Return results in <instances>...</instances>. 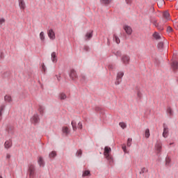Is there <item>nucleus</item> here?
Returning a JSON list of instances; mask_svg holds the SVG:
<instances>
[{
    "label": "nucleus",
    "mask_w": 178,
    "mask_h": 178,
    "mask_svg": "<svg viewBox=\"0 0 178 178\" xmlns=\"http://www.w3.org/2000/svg\"><path fill=\"white\" fill-rule=\"evenodd\" d=\"M56 156V152L52 151L51 153L49 154V158H55Z\"/></svg>",
    "instance_id": "nucleus-28"
},
{
    "label": "nucleus",
    "mask_w": 178,
    "mask_h": 178,
    "mask_svg": "<svg viewBox=\"0 0 178 178\" xmlns=\"http://www.w3.org/2000/svg\"><path fill=\"white\" fill-rule=\"evenodd\" d=\"M122 149L125 154H126V152H127V149H126V145H123L122 147Z\"/></svg>",
    "instance_id": "nucleus-42"
},
{
    "label": "nucleus",
    "mask_w": 178,
    "mask_h": 178,
    "mask_svg": "<svg viewBox=\"0 0 178 178\" xmlns=\"http://www.w3.org/2000/svg\"><path fill=\"white\" fill-rule=\"evenodd\" d=\"M3 23H5V19L1 18V19H0V26H1V24H2Z\"/></svg>",
    "instance_id": "nucleus-44"
},
{
    "label": "nucleus",
    "mask_w": 178,
    "mask_h": 178,
    "mask_svg": "<svg viewBox=\"0 0 178 178\" xmlns=\"http://www.w3.org/2000/svg\"><path fill=\"white\" fill-rule=\"evenodd\" d=\"M155 148L158 152L162 151V143L161 141H157L155 145Z\"/></svg>",
    "instance_id": "nucleus-11"
},
{
    "label": "nucleus",
    "mask_w": 178,
    "mask_h": 178,
    "mask_svg": "<svg viewBox=\"0 0 178 178\" xmlns=\"http://www.w3.org/2000/svg\"><path fill=\"white\" fill-rule=\"evenodd\" d=\"M169 163H170V158L167 157L165 159V165H169Z\"/></svg>",
    "instance_id": "nucleus-40"
},
{
    "label": "nucleus",
    "mask_w": 178,
    "mask_h": 178,
    "mask_svg": "<svg viewBox=\"0 0 178 178\" xmlns=\"http://www.w3.org/2000/svg\"><path fill=\"white\" fill-rule=\"evenodd\" d=\"M124 30L128 35H131V33H133V29L129 26L125 25L124 26Z\"/></svg>",
    "instance_id": "nucleus-8"
},
{
    "label": "nucleus",
    "mask_w": 178,
    "mask_h": 178,
    "mask_svg": "<svg viewBox=\"0 0 178 178\" xmlns=\"http://www.w3.org/2000/svg\"><path fill=\"white\" fill-rule=\"evenodd\" d=\"M157 47L159 49H162V48H163V42H159V44H157Z\"/></svg>",
    "instance_id": "nucleus-34"
},
{
    "label": "nucleus",
    "mask_w": 178,
    "mask_h": 178,
    "mask_svg": "<svg viewBox=\"0 0 178 178\" xmlns=\"http://www.w3.org/2000/svg\"><path fill=\"white\" fill-rule=\"evenodd\" d=\"M31 122L33 123V124H37V123L40 122V116L38 114H35L31 118Z\"/></svg>",
    "instance_id": "nucleus-4"
},
{
    "label": "nucleus",
    "mask_w": 178,
    "mask_h": 178,
    "mask_svg": "<svg viewBox=\"0 0 178 178\" xmlns=\"http://www.w3.org/2000/svg\"><path fill=\"white\" fill-rule=\"evenodd\" d=\"M59 98H60V99H66V98H67L66 94H65L63 92L60 93Z\"/></svg>",
    "instance_id": "nucleus-30"
},
{
    "label": "nucleus",
    "mask_w": 178,
    "mask_h": 178,
    "mask_svg": "<svg viewBox=\"0 0 178 178\" xmlns=\"http://www.w3.org/2000/svg\"><path fill=\"white\" fill-rule=\"evenodd\" d=\"M82 154H83V151H81V149H79L76 152V156H81Z\"/></svg>",
    "instance_id": "nucleus-37"
},
{
    "label": "nucleus",
    "mask_w": 178,
    "mask_h": 178,
    "mask_svg": "<svg viewBox=\"0 0 178 178\" xmlns=\"http://www.w3.org/2000/svg\"><path fill=\"white\" fill-rule=\"evenodd\" d=\"M113 40L115 41L116 44H120V39L118 35H116V34L113 35Z\"/></svg>",
    "instance_id": "nucleus-23"
},
{
    "label": "nucleus",
    "mask_w": 178,
    "mask_h": 178,
    "mask_svg": "<svg viewBox=\"0 0 178 178\" xmlns=\"http://www.w3.org/2000/svg\"><path fill=\"white\" fill-rule=\"evenodd\" d=\"M137 97L139 99H141L143 98V93H141V91L138 90Z\"/></svg>",
    "instance_id": "nucleus-33"
},
{
    "label": "nucleus",
    "mask_w": 178,
    "mask_h": 178,
    "mask_svg": "<svg viewBox=\"0 0 178 178\" xmlns=\"http://www.w3.org/2000/svg\"><path fill=\"white\" fill-rule=\"evenodd\" d=\"M71 124L72 126V129H73L74 131H76L77 130V124H76V122L72 121Z\"/></svg>",
    "instance_id": "nucleus-24"
},
{
    "label": "nucleus",
    "mask_w": 178,
    "mask_h": 178,
    "mask_svg": "<svg viewBox=\"0 0 178 178\" xmlns=\"http://www.w3.org/2000/svg\"><path fill=\"white\" fill-rule=\"evenodd\" d=\"M128 5H131L132 0H125Z\"/></svg>",
    "instance_id": "nucleus-43"
},
{
    "label": "nucleus",
    "mask_w": 178,
    "mask_h": 178,
    "mask_svg": "<svg viewBox=\"0 0 178 178\" xmlns=\"http://www.w3.org/2000/svg\"><path fill=\"white\" fill-rule=\"evenodd\" d=\"M145 136L146 138H149V136H150L149 129H147L145 130Z\"/></svg>",
    "instance_id": "nucleus-32"
},
{
    "label": "nucleus",
    "mask_w": 178,
    "mask_h": 178,
    "mask_svg": "<svg viewBox=\"0 0 178 178\" xmlns=\"http://www.w3.org/2000/svg\"><path fill=\"white\" fill-rule=\"evenodd\" d=\"M51 60L54 63H56L58 60V58L56 57V52L51 53Z\"/></svg>",
    "instance_id": "nucleus-18"
},
{
    "label": "nucleus",
    "mask_w": 178,
    "mask_h": 178,
    "mask_svg": "<svg viewBox=\"0 0 178 178\" xmlns=\"http://www.w3.org/2000/svg\"><path fill=\"white\" fill-rule=\"evenodd\" d=\"M13 142L12 140L9 139L8 140H6L4 143V147L6 149H9V148H12Z\"/></svg>",
    "instance_id": "nucleus-9"
},
{
    "label": "nucleus",
    "mask_w": 178,
    "mask_h": 178,
    "mask_svg": "<svg viewBox=\"0 0 178 178\" xmlns=\"http://www.w3.org/2000/svg\"><path fill=\"white\" fill-rule=\"evenodd\" d=\"M38 111L40 113V115H44V111H45V108H44V106L39 105Z\"/></svg>",
    "instance_id": "nucleus-21"
},
{
    "label": "nucleus",
    "mask_w": 178,
    "mask_h": 178,
    "mask_svg": "<svg viewBox=\"0 0 178 178\" xmlns=\"http://www.w3.org/2000/svg\"><path fill=\"white\" fill-rule=\"evenodd\" d=\"M58 81H60V76H57Z\"/></svg>",
    "instance_id": "nucleus-50"
},
{
    "label": "nucleus",
    "mask_w": 178,
    "mask_h": 178,
    "mask_svg": "<svg viewBox=\"0 0 178 178\" xmlns=\"http://www.w3.org/2000/svg\"><path fill=\"white\" fill-rule=\"evenodd\" d=\"M3 111H5V105L2 104L0 106V121L2 120V114L3 113Z\"/></svg>",
    "instance_id": "nucleus-19"
},
{
    "label": "nucleus",
    "mask_w": 178,
    "mask_h": 178,
    "mask_svg": "<svg viewBox=\"0 0 178 178\" xmlns=\"http://www.w3.org/2000/svg\"><path fill=\"white\" fill-rule=\"evenodd\" d=\"M167 113H168L170 116H173V111L172 110V108L168 107L167 108Z\"/></svg>",
    "instance_id": "nucleus-27"
},
{
    "label": "nucleus",
    "mask_w": 178,
    "mask_h": 178,
    "mask_svg": "<svg viewBox=\"0 0 178 178\" xmlns=\"http://www.w3.org/2000/svg\"><path fill=\"white\" fill-rule=\"evenodd\" d=\"M115 55H116L117 56H120L122 55V52H120V51H117L116 54H115Z\"/></svg>",
    "instance_id": "nucleus-45"
},
{
    "label": "nucleus",
    "mask_w": 178,
    "mask_h": 178,
    "mask_svg": "<svg viewBox=\"0 0 178 178\" xmlns=\"http://www.w3.org/2000/svg\"><path fill=\"white\" fill-rule=\"evenodd\" d=\"M70 77L72 80L77 79V74L76 73V71H74V70H71L70 74Z\"/></svg>",
    "instance_id": "nucleus-12"
},
{
    "label": "nucleus",
    "mask_w": 178,
    "mask_h": 178,
    "mask_svg": "<svg viewBox=\"0 0 178 178\" xmlns=\"http://www.w3.org/2000/svg\"><path fill=\"white\" fill-rule=\"evenodd\" d=\"M40 38L41 41H44L45 40V35H44V32H40Z\"/></svg>",
    "instance_id": "nucleus-31"
},
{
    "label": "nucleus",
    "mask_w": 178,
    "mask_h": 178,
    "mask_svg": "<svg viewBox=\"0 0 178 178\" xmlns=\"http://www.w3.org/2000/svg\"><path fill=\"white\" fill-rule=\"evenodd\" d=\"M48 37L50 38V40H55V32L54 31V29H50L47 31Z\"/></svg>",
    "instance_id": "nucleus-7"
},
{
    "label": "nucleus",
    "mask_w": 178,
    "mask_h": 178,
    "mask_svg": "<svg viewBox=\"0 0 178 178\" xmlns=\"http://www.w3.org/2000/svg\"><path fill=\"white\" fill-rule=\"evenodd\" d=\"M162 2H164L163 0H162Z\"/></svg>",
    "instance_id": "nucleus-54"
},
{
    "label": "nucleus",
    "mask_w": 178,
    "mask_h": 178,
    "mask_svg": "<svg viewBox=\"0 0 178 178\" xmlns=\"http://www.w3.org/2000/svg\"><path fill=\"white\" fill-rule=\"evenodd\" d=\"M101 3L104 5H109L110 3L112 2V0H100Z\"/></svg>",
    "instance_id": "nucleus-25"
},
{
    "label": "nucleus",
    "mask_w": 178,
    "mask_h": 178,
    "mask_svg": "<svg viewBox=\"0 0 178 178\" xmlns=\"http://www.w3.org/2000/svg\"><path fill=\"white\" fill-rule=\"evenodd\" d=\"M38 162V164L40 165V166L44 167V159H42V157H39Z\"/></svg>",
    "instance_id": "nucleus-22"
},
{
    "label": "nucleus",
    "mask_w": 178,
    "mask_h": 178,
    "mask_svg": "<svg viewBox=\"0 0 178 178\" xmlns=\"http://www.w3.org/2000/svg\"><path fill=\"white\" fill-rule=\"evenodd\" d=\"M78 129H79L80 130L83 129V124L81 122L78 123Z\"/></svg>",
    "instance_id": "nucleus-41"
},
{
    "label": "nucleus",
    "mask_w": 178,
    "mask_h": 178,
    "mask_svg": "<svg viewBox=\"0 0 178 178\" xmlns=\"http://www.w3.org/2000/svg\"><path fill=\"white\" fill-rule=\"evenodd\" d=\"M172 67L173 70H178V62L176 60L172 61Z\"/></svg>",
    "instance_id": "nucleus-15"
},
{
    "label": "nucleus",
    "mask_w": 178,
    "mask_h": 178,
    "mask_svg": "<svg viewBox=\"0 0 178 178\" xmlns=\"http://www.w3.org/2000/svg\"><path fill=\"white\" fill-rule=\"evenodd\" d=\"M107 44H108V45H109L111 44V42H109V39H108Z\"/></svg>",
    "instance_id": "nucleus-51"
},
{
    "label": "nucleus",
    "mask_w": 178,
    "mask_h": 178,
    "mask_svg": "<svg viewBox=\"0 0 178 178\" xmlns=\"http://www.w3.org/2000/svg\"><path fill=\"white\" fill-rule=\"evenodd\" d=\"M0 178H2V176L0 175Z\"/></svg>",
    "instance_id": "nucleus-52"
},
{
    "label": "nucleus",
    "mask_w": 178,
    "mask_h": 178,
    "mask_svg": "<svg viewBox=\"0 0 178 178\" xmlns=\"http://www.w3.org/2000/svg\"><path fill=\"white\" fill-rule=\"evenodd\" d=\"M4 99L6 102H10L12 101V97H10V95H6L4 97Z\"/></svg>",
    "instance_id": "nucleus-26"
},
{
    "label": "nucleus",
    "mask_w": 178,
    "mask_h": 178,
    "mask_svg": "<svg viewBox=\"0 0 178 178\" xmlns=\"http://www.w3.org/2000/svg\"><path fill=\"white\" fill-rule=\"evenodd\" d=\"M42 72H44V73H45L47 70V67H45V65L44 63L42 64Z\"/></svg>",
    "instance_id": "nucleus-38"
},
{
    "label": "nucleus",
    "mask_w": 178,
    "mask_h": 178,
    "mask_svg": "<svg viewBox=\"0 0 178 178\" xmlns=\"http://www.w3.org/2000/svg\"><path fill=\"white\" fill-rule=\"evenodd\" d=\"M154 26H155V27H156V29H158V30H159L160 31H162L163 30V26H160L158 22H156V21H154L153 22Z\"/></svg>",
    "instance_id": "nucleus-14"
},
{
    "label": "nucleus",
    "mask_w": 178,
    "mask_h": 178,
    "mask_svg": "<svg viewBox=\"0 0 178 178\" xmlns=\"http://www.w3.org/2000/svg\"><path fill=\"white\" fill-rule=\"evenodd\" d=\"M29 177L33 178L34 177V175L35 173V167L34 165L31 164L29 166Z\"/></svg>",
    "instance_id": "nucleus-3"
},
{
    "label": "nucleus",
    "mask_w": 178,
    "mask_h": 178,
    "mask_svg": "<svg viewBox=\"0 0 178 178\" xmlns=\"http://www.w3.org/2000/svg\"><path fill=\"white\" fill-rule=\"evenodd\" d=\"M114 68H115V66H113V65H108V69H111V70H113V69Z\"/></svg>",
    "instance_id": "nucleus-46"
},
{
    "label": "nucleus",
    "mask_w": 178,
    "mask_h": 178,
    "mask_svg": "<svg viewBox=\"0 0 178 178\" xmlns=\"http://www.w3.org/2000/svg\"><path fill=\"white\" fill-rule=\"evenodd\" d=\"M124 76V72H119L117 73L116 81L115 82V86H119L122 83V78Z\"/></svg>",
    "instance_id": "nucleus-2"
},
{
    "label": "nucleus",
    "mask_w": 178,
    "mask_h": 178,
    "mask_svg": "<svg viewBox=\"0 0 178 178\" xmlns=\"http://www.w3.org/2000/svg\"><path fill=\"white\" fill-rule=\"evenodd\" d=\"M121 60L124 65H129L130 63V57L127 55L122 56Z\"/></svg>",
    "instance_id": "nucleus-5"
},
{
    "label": "nucleus",
    "mask_w": 178,
    "mask_h": 178,
    "mask_svg": "<svg viewBox=\"0 0 178 178\" xmlns=\"http://www.w3.org/2000/svg\"><path fill=\"white\" fill-rule=\"evenodd\" d=\"M172 31H173V29H172V27H170V26H168L167 27V33H172Z\"/></svg>",
    "instance_id": "nucleus-39"
},
{
    "label": "nucleus",
    "mask_w": 178,
    "mask_h": 178,
    "mask_svg": "<svg viewBox=\"0 0 178 178\" xmlns=\"http://www.w3.org/2000/svg\"><path fill=\"white\" fill-rule=\"evenodd\" d=\"M19 6L22 10L26 9V3H24V0H19Z\"/></svg>",
    "instance_id": "nucleus-13"
},
{
    "label": "nucleus",
    "mask_w": 178,
    "mask_h": 178,
    "mask_svg": "<svg viewBox=\"0 0 178 178\" xmlns=\"http://www.w3.org/2000/svg\"><path fill=\"white\" fill-rule=\"evenodd\" d=\"M111 152H112V149L108 146H106L104 147V155L106 159L109 161V162H112L113 161V158L112 157V155H111Z\"/></svg>",
    "instance_id": "nucleus-1"
},
{
    "label": "nucleus",
    "mask_w": 178,
    "mask_h": 178,
    "mask_svg": "<svg viewBox=\"0 0 178 178\" xmlns=\"http://www.w3.org/2000/svg\"><path fill=\"white\" fill-rule=\"evenodd\" d=\"M10 157H11V156L10 154H6V159H10Z\"/></svg>",
    "instance_id": "nucleus-47"
},
{
    "label": "nucleus",
    "mask_w": 178,
    "mask_h": 178,
    "mask_svg": "<svg viewBox=\"0 0 178 178\" xmlns=\"http://www.w3.org/2000/svg\"><path fill=\"white\" fill-rule=\"evenodd\" d=\"M145 170H147V169L145 168H142L140 173H144V172H145Z\"/></svg>",
    "instance_id": "nucleus-48"
},
{
    "label": "nucleus",
    "mask_w": 178,
    "mask_h": 178,
    "mask_svg": "<svg viewBox=\"0 0 178 178\" xmlns=\"http://www.w3.org/2000/svg\"><path fill=\"white\" fill-rule=\"evenodd\" d=\"M119 124L120 127H122V129H126V127H127L124 122H120Z\"/></svg>",
    "instance_id": "nucleus-36"
},
{
    "label": "nucleus",
    "mask_w": 178,
    "mask_h": 178,
    "mask_svg": "<svg viewBox=\"0 0 178 178\" xmlns=\"http://www.w3.org/2000/svg\"><path fill=\"white\" fill-rule=\"evenodd\" d=\"M62 131L64 134H65V136H67V134L70 133V131L69 130V128L67 127H63Z\"/></svg>",
    "instance_id": "nucleus-17"
},
{
    "label": "nucleus",
    "mask_w": 178,
    "mask_h": 178,
    "mask_svg": "<svg viewBox=\"0 0 178 178\" xmlns=\"http://www.w3.org/2000/svg\"><path fill=\"white\" fill-rule=\"evenodd\" d=\"M131 141H133V139L131 138H128L127 140V147H131Z\"/></svg>",
    "instance_id": "nucleus-35"
},
{
    "label": "nucleus",
    "mask_w": 178,
    "mask_h": 178,
    "mask_svg": "<svg viewBox=\"0 0 178 178\" xmlns=\"http://www.w3.org/2000/svg\"><path fill=\"white\" fill-rule=\"evenodd\" d=\"M84 49L87 51H88L89 48H88V47L85 46L84 47Z\"/></svg>",
    "instance_id": "nucleus-49"
},
{
    "label": "nucleus",
    "mask_w": 178,
    "mask_h": 178,
    "mask_svg": "<svg viewBox=\"0 0 178 178\" xmlns=\"http://www.w3.org/2000/svg\"><path fill=\"white\" fill-rule=\"evenodd\" d=\"M92 33H94L93 31L86 33V34L85 35V40L86 41H88V40H91V38H92Z\"/></svg>",
    "instance_id": "nucleus-10"
},
{
    "label": "nucleus",
    "mask_w": 178,
    "mask_h": 178,
    "mask_svg": "<svg viewBox=\"0 0 178 178\" xmlns=\"http://www.w3.org/2000/svg\"><path fill=\"white\" fill-rule=\"evenodd\" d=\"M168 136H169V128H168L166 124H163V137H164V138H167Z\"/></svg>",
    "instance_id": "nucleus-6"
},
{
    "label": "nucleus",
    "mask_w": 178,
    "mask_h": 178,
    "mask_svg": "<svg viewBox=\"0 0 178 178\" xmlns=\"http://www.w3.org/2000/svg\"><path fill=\"white\" fill-rule=\"evenodd\" d=\"M90 170H85L83 172L82 177H86V176H90Z\"/></svg>",
    "instance_id": "nucleus-29"
},
{
    "label": "nucleus",
    "mask_w": 178,
    "mask_h": 178,
    "mask_svg": "<svg viewBox=\"0 0 178 178\" xmlns=\"http://www.w3.org/2000/svg\"><path fill=\"white\" fill-rule=\"evenodd\" d=\"M170 17V14L168 11H165L163 13V17L165 19V20H169V17Z\"/></svg>",
    "instance_id": "nucleus-20"
},
{
    "label": "nucleus",
    "mask_w": 178,
    "mask_h": 178,
    "mask_svg": "<svg viewBox=\"0 0 178 178\" xmlns=\"http://www.w3.org/2000/svg\"><path fill=\"white\" fill-rule=\"evenodd\" d=\"M153 38L158 40H161L162 36H161V35H159L158 32H154L153 34Z\"/></svg>",
    "instance_id": "nucleus-16"
},
{
    "label": "nucleus",
    "mask_w": 178,
    "mask_h": 178,
    "mask_svg": "<svg viewBox=\"0 0 178 178\" xmlns=\"http://www.w3.org/2000/svg\"><path fill=\"white\" fill-rule=\"evenodd\" d=\"M172 144H173V143H170V145H172Z\"/></svg>",
    "instance_id": "nucleus-53"
}]
</instances>
